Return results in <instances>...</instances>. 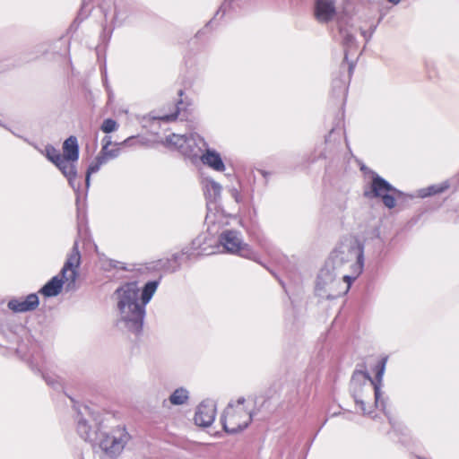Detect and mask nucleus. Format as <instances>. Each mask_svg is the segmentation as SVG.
<instances>
[{"label": "nucleus", "instance_id": "obj_1", "mask_svg": "<svg viewBox=\"0 0 459 459\" xmlns=\"http://www.w3.org/2000/svg\"><path fill=\"white\" fill-rule=\"evenodd\" d=\"M117 297L119 319L117 325L139 337L143 332L146 308L140 300V288L136 281L121 284L114 292Z\"/></svg>", "mask_w": 459, "mask_h": 459}, {"label": "nucleus", "instance_id": "obj_2", "mask_svg": "<svg viewBox=\"0 0 459 459\" xmlns=\"http://www.w3.org/2000/svg\"><path fill=\"white\" fill-rule=\"evenodd\" d=\"M364 261V244L358 238H354L339 243L330 253L325 264L339 274L348 265L351 271L361 274Z\"/></svg>", "mask_w": 459, "mask_h": 459}, {"label": "nucleus", "instance_id": "obj_3", "mask_svg": "<svg viewBox=\"0 0 459 459\" xmlns=\"http://www.w3.org/2000/svg\"><path fill=\"white\" fill-rule=\"evenodd\" d=\"M371 180L363 190V196L368 200L379 199L388 209L396 206V199L403 196V192L394 186L389 181L374 170H370Z\"/></svg>", "mask_w": 459, "mask_h": 459}, {"label": "nucleus", "instance_id": "obj_4", "mask_svg": "<svg viewBox=\"0 0 459 459\" xmlns=\"http://www.w3.org/2000/svg\"><path fill=\"white\" fill-rule=\"evenodd\" d=\"M131 438L125 425H118L109 432L101 431L92 447H99L107 459L117 458Z\"/></svg>", "mask_w": 459, "mask_h": 459}, {"label": "nucleus", "instance_id": "obj_5", "mask_svg": "<svg viewBox=\"0 0 459 459\" xmlns=\"http://www.w3.org/2000/svg\"><path fill=\"white\" fill-rule=\"evenodd\" d=\"M165 145L174 147L193 163L201 160L204 153V148L207 146L204 140L198 134L186 137L185 135L171 134L166 136Z\"/></svg>", "mask_w": 459, "mask_h": 459}, {"label": "nucleus", "instance_id": "obj_6", "mask_svg": "<svg viewBox=\"0 0 459 459\" xmlns=\"http://www.w3.org/2000/svg\"><path fill=\"white\" fill-rule=\"evenodd\" d=\"M76 421V431L80 437L94 445L102 428L101 413L84 406L83 411L78 412Z\"/></svg>", "mask_w": 459, "mask_h": 459}, {"label": "nucleus", "instance_id": "obj_7", "mask_svg": "<svg viewBox=\"0 0 459 459\" xmlns=\"http://www.w3.org/2000/svg\"><path fill=\"white\" fill-rule=\"evenodd\" d=\"M338 273L325 264L316 277V295L327 300H333L344 295L342 284L338 278Z\"/></svg>", "mask_w": 459, "mask_h": 459}, {"label": "nucleus", "instance_id": "obj_8", "mask_svg": "<svg viewBox=\"0 0 459 459\" xmlns=\"http://www.w3.org/2000/svg\"><path fill=\"white\" fill-rule=\"evenodd\" d=\"M387 360H388L387 356L382 357L379 359V361L377 362V364L375 367V372H376L375 378H372L370 377V379H367V382L369 381L370 385L373 386L374 395H375V406L381 409V411L387 417L388 421L391 424V426L393 427V429H395L396 422L394 420V418L391 416L390 411H387L388 398H383L382 397L383 393L381 391L383 377L385 372Z\"/></svg>", "mask_w": 459, "mask_h": 459}, {"label": "nucleus", "instance_id": "obj_9", "mask_svg": "<svg viewBox=\"0 0 459 459\" xmlns=\"http://www.w3.org/2000/svg\"><path fill=\"white\" fill-rule=\"evenodd\" d=\"M219 244L230 254H238L251 258L255 252L248 244L243 242L241 233L235 230H225L219 236Z\"/></svg>", "mask_w": 459, "mask_h": 459}, {"label": "nucleus", "instance_id": "obj_10", "mask_svg": "<svg viewBox=\"0 0 459 459\" xmlns=\"http://www.w3.org/2000/svg\"><path fill=\"white\" fill-rule=\"evenodd\" d=\"M80 264L81 253L79 251L78 241H75L61 271L58 274L54 276L59 278L64 285L67 282L66 290H71L74 288Z\"/></svg>", "mask_w": 459, "mask_h": 459}, {"label": "nucleus", "instance_id": "obj_11", "mask_svg": "<svg viewBox=\"0 0 459 459\" xmlns=\"http://www.w3.org/2000/svg\"><path fill=\"white\" fill-rule=\"evenodd\" d=\"M356 65V62L351 61L348 64L342 62L338 75L333 77L332 82V94L334 98L342 99L345 104L349 84Z\"/></svg>", "mask_w": 459, "mask_h": 459}, {"label": "nucleus", "instance_id": "obj_12", "mask_svg": "<svg viewBox=\"0 0 459 459\" xmlns=\"http://www.w3.org/2000/svg\"><path fill=\"white\" fill-rule=\"evenodd\" d=\"M367 379H370L368 371L354 370L350 382V394L358 405L363 415H370L372 411H368L364 401V390L367 387Z\"/></svg>", "mask_w": 459, "mask_h": 459}, {"label": "nucleus", "instance_id": "obj_13", "mask_svg": "<svg viewBox=\"0 0 459 459\" xmlns=\"http://www.w3.org/2000/svg\"><path fill=\"white\" fill-rule=\"evenodd\" d=\"M254 413L250 411L248 413V418L247 420L243 422L237 423L236 418L237 414L233 411V404L231 403H229L227 409L224 411L221 417V422L222 425L223 430L228 434H238L244 429H246L253 420Z\"/></svg>", "mask_w": 459, "mask_h": 459}, {"label": "nucleus", "instance_id": "obj_14", "mask_svg": "<svg viewBox=\"0 0 459 459\" xmlns=\"http://www.w3.org/2000/svg\"><path fill=\"white\" fill-rule=\"evenodd\" d=\"M216 417V404L212 400H204L196 408L194 420L202 428L211 426Z\"/></svg>", "mask_w": 459, "mask_h": 459}, {"label": "nucleus", "instance_id": "obj_15", "mask_svg": "<svg viewBox=\"0 0 459 459\" xmlns=\"http://www.w3.org/2000/svg\"><path fill=\"white\" fill-rule=\"evenodd\" d=\"M336 14L334 0H316L314 5V15L319 23L332 22Z\"/></svg>", "mask_w": 459, "mask_h": 459}, {"label": "nucleus", "instance_id": "obj_16", "mask_svg": "<svg viewBox=\"0 0 459 459\" xmlns=\"http://www.w3.org/2000/svg\"><path fill=\"white\" fill-rule=\"evenodd\" d=\"M39 306V298L37 293H30L24 299H11L7 307L14 313H26L35 310Z\"/></svg>", "mask_w": 459, "mask_h": 459}, {"label": "nucleus", "instance_id": "obj_17", "mask_svg": "<svg viewBox=\"0 0 459 459\" xmlns=\"http://www.w3.org/2000/svg\"><path fill=\"white\" fill-rule=\"evenodd\" d=\"M203 183L207 206L209 207L211 204H217L221 195L222 187L221 184L212 178H204Z\"/></svg>", "mask_w": 459, "mask_h": 459}, {"label": "nucleus", "instance_id": "obj_18", "mask_svg": "<svg viewBox=\"0 0 459 459\" xmlns=\"http://www.w3.org/2000/svg\"><path fill=\"white\" fill-rule=\"evenodd\" d=\"M63 159L77 162L80 157V146L75 135H70L63 143Z\"/></svg>", "mask_w": 459, "mask_h": 459}, {"label": "nucleus", "instance_id": "obj_19", "mask_svg": "<svg viewBox=\"0 0 459 459\" xmlns=\"http://www.w3.org/2000/svg\"><path fill=\"white\" fill-rule=\"evenodd\" d=\"M201 161L219 172H223L226 169L221 155L213 149L207 148L202 156Z\"/></svg>", "mask_w": 459, "mask_h": 459}, {"label": "nucleus", "instance_id": "obj_20", "mask_svg": "<svg viewBox=\"0 0 459 459\" xmlns=\"http://www.w3.org/2000/svg\"><path fill=\"white\" fill-rule=\"evenodd\" d=\"M64 288L63 281L57 277H52L39 290V293L45 298H54L58 296Z\"/></svg>", "mask_w": 459, "mask_h": 459}, {"label": "nucleus", "instance_id": "obj_21", "mask_svg": "<svg viewBox=\"0 0 459 459\" xmlns=\"http://www.w3.org/2000/svg\"><path fill=\"white\" fill-rule=\"evenodd\" d=\"M451 186V182L446 179L439 184L430 185L427 187H423L418 190V195L420 198H426L429 196L442 194Z\"/></svg>", "mask_w": 459, "mask_h": 459}, {"label": "nucleus", "instance_id": "obj_22", "mask_svg": "<svg viewBox=\"0 0 459 459\" xmlns=\"http://www.w3.org/2000/svg\"><path fill=\"white\" fill-rule=\"evenodd\" d=\"M204 239V238L202 236H198L193 239L190 247H185L182 248V255H186L187 259L204 255L205 251V248H202Z\"/></svg>", "mask_w": 459, "mask_h": 459}, {"label": "nucleus", "instance_id": "obj_23", "mask_svg": "<svg viewBox=\"0 0 459 459\" xmlns=\"http://www.w3.org/2000/svg\"><path fill=\"white\" fill-rule=\"evenodd\" d=\"M160 282V278L158 280H152L147 281L141 290L140 300L143 302V306L146 307L147 304L152 300L154 296L159 284Z\"/></svg>", "mask_w": 459, "mask_h": 459}, {"label": "nucleus", "instance_id": "obj_24", "mask_svg": "<svg viewBox=\"0 0 459 459\" xmlns=\"http://www.w3.org/2000/svg\"><path fill=\"white\" fill-rule=\"evenodd\" d=\"M341 33L343 35L342 36V44H343V48H344V59L342 62L344 63H349V60H348V56H349V52L356 47V38L353 34H351V32L345 30H341Z\"/></svg>", "mask_w": 459, "mask_h": 459}, {"label": "nucleus", "instance_id": "obj_25", "mask_svg": "<svg viewBox=\"0 0 459 459\" xmlns=\"http://www.w3.org/2000/svg\"><path fill=\"white\" fill-rule=\"evenodd\" d=\"M76 162H72V160H66L65 159H60L58 162L55 164V166L61 171L64 177L66 178L69 176L74 175V173L77 172V168L75 165Z\"/></svg>", "mask_w": 459, "mask_h": 459}, {"label": "nucleus", "instance_id": "obj_26", "mask_svg": "<svg viewBox=\"0 0 459 459\" xmlns=\"http://www.w3.org/2000/svg\"><path fill=\"white\" fill-rule=\"evenodd\" d=\"M188 399V391L184 387L177 388L169 396V401L174 405H182Z\"/></svg>", "mask_w": 459, "mask_h": 459}, {"label": "nucleus", "instance_id": "obj_27", "mask_svg": "<svg viewBox=\"0 0 459 459\" xmlns=\"http://www.w3.org/2000/svg\"><path fill=\"white\" fill-rule=\"evenodd\" d=\"M76 178H77V172L74 173V175H72V176L67 177L66 179L68 181L69 186L73 188V190L76 194L77 212H78V216H80L79 204H80V199H81V182L77 181Z\"/></svg>", "mask_w": 459, "mask_h": 459}, {"label": "nucleus", "instance_id": "obj_28", "mask_svg": "<svg viewBox=\"0 0 459 459\" xmlns=\"http://www.w3.org/2000/svg\"><path fill=\"white\" fill-rule=\"evenodd\" d=\"M155 267L158 269H161L167 273H175L179 270V265L173 264L172 260L170 258L158 260Z\"/></svg>", "mask_w": 459, "mask_h": 459}, {"label": "nucleus", "instance_id": "obj_29", "mask_svg": "<svg viewBox=\"0 0 459 459\" xmlns=\"http://www.w3.org/2000/svg\"><path fill=\"white\" fill-rule=\"evenodd\" d=\"M45 153L47 159L54 165L62 159V154L52 144H48L45 147Z\"/></svg>", "mask_w": 459, "mask_h": 459}, {"label": "nucleus", "instance_id": "obj_30", "mask_svg": "<svg viewBox=\"0 0 459 459\" xmlns=\"http://www.w3.org/2000/svg\"><path fill=\"white\" fill-rule=\"evenodd\" d=\"M105 163L106 161L104 160V157L100 156L99 153L95 160L88 166L86 172L88 174L97 173L100 167Z\"/></svg>", "mask_w": 459, "mask_h": 459}, {"label": "nucleus", "instance_id": "obj_31", "mask_svg": "<svg viewBox=\"0 0 459 459\" xmlns=\"http://www.w3.org/2000/svg\"><path fill=\"white\" fill-rule=\"evenodd\" d=\"M117 148L109 149L107 148V151H100V156L104 157V160L107 162L109 160H113L117 158L121 152V146L116 145Z\"/></svg>", "mask_w": 459, "mask_h": 459}, {"label": "nucleus", "instance_id": "obj_32", "mask_svg": "<svg viewBox=\"0 0 459 459\" xmlns=\"http://www.w3.org/2000/svg\"><path fill=\"white\" fill-rule=\"evenodd\" d=\"M118 127L117 122L113 118H106L102 122L100 126V129L102 132L106 134H110L114 131H116Z\"/></svg>", "mask_w": 459, "mask_h": 459}, {"label": "nucleus", "instance_id": "obj_33", "mask_svg": "<svg viewBox=\"0 0 459 459\" xmlns=\"http://www.w3.org/2000/svg\"><path fill=\"white\" fill-rule=\"evenodd\" d=\"M237 0H224L219 10L216 12L215 16L219 13H221V16H224L226 13L235 11L236 4L235 2Z\"/></svg>", "mask_w": 459, "mask_h": 459}, {"label": "nucleus", "instance_id": "obj_34", "mask_svg": "<svg viewBox=\"0 0 459 459\" xmlns=\"http://www.w3.org/2000/svg\"><path fill=\"white\" fill-rule=\"evenodd\" d=\"M89 16V12L84 11V8L82 7L79 11L77 16L74 20L73 23L70 26V30H76L80 24Z\"/></svg>", "mask_w": 459, "mask_h": 459}, {"label": "nucleus", "instance_id": "obj_35", "mask_svg": "<svg viewBox=\"0 0 459 459\" xmlns=\"http://www.w3.org/2000/svg\"><path fill=\"white\" fill-rule=\"evenodd\" d=\"M351 272H352L351 275H349V274L342 275L343 281L347 283L345 290L342 289V291L344 292V294H346L348 292L351 283L360 275V274H357L355 271H351Z\"/></svg>", "mask_w": 459, "mask_h": 459}, {"label": "nucleus", "instance_id": "obj_36", "mask_svg": "<svg viewBox=\"0 0 459 459\" xmlns=\"http://www.w3.org/2000/svg\"><path fill=\"white\" fill-rule=\"evenodd\" d=\"M182 106H183V100L180 99L179 100H178V102L176 104L177 110L172 114L163 116L161 117V119L166 120V121L176 120L178 118V115L179 111L183 108Z\"/></svg>", "mask_w": 459, "mask_h": 459}, {"label": "nucleus", "instance_id": "obj_37", "mask_svg": "<svg viewBox=\"0 0 459 459\" xmlns=\"http://www.w3.org/2000/svg\"><path fill=\"white\" fill-rule=\"evenodd\" d=\"M138 142L137 136H129L126 140L120 143H115V145L118 146H133Z\"/></svg>", "mask_w": 459, "mask_h": 459}, {"label": "nucleus", "instance_id": "obj_38", "mask_svg": "<svg viewBox=\"0 0 459 459\" xmlns=\"http://www.w3.org/2000/svg\"><path fill=\"white\" fill-rule=\"evenodd\" d=\"M42 377L44 378V380L46 381V383L56 388L57 385H58V382L56 381V379L54 377H51L49 375H46L44 373H42Z\"/></svg>", "mask_w": 459, "mask_h": 459}, {"label": "nucleus", "instance_id": "obj_39", "mask_svg": "<svg viewBox=\"0 0 459 459\" xmlns=\"http://www.w3.org/2000/svg\"><path fill=\"white\" fill-rule=\"evenodd\" d=\"M375 30H376V26L371 27L368 30H362V29L360 30L361 35L364 37L366 42H368L371 39Z\"/></svg>", "mask_w": 459, "mask_h": 459}, {"label": "nucleus", "instance_id": "obj_40", "mask_svg": "<svg viewBox=\"0 0 459 459\" xmlns=\"http://www.w3.org/2000/svg\"><path fill=\"white\" fill-rule=\"evenodd\" d=\"M101 143H102L101 151H107V148H108L112 144L111 136L105 135L102 138Z\"/></svg>", "mask_w": 459, "mask_h": 459}, {"label": "nucleus", "instance_id": "obj_41", "mask_svg": "<svg viewBox=\"0 0 459 459\" xmlns=\"http://www.w3.org/2000/svg\"><path fill=\"white\" fill-rule=\"evenodd\" d=\"M230 195L231 196L234 198V200L236 201V203H240L241 202V195L239 193V191L236 188V187H232L230 190Z\"/></svg>", "mask_w": 459, "mask_h": 459}, {"label": "nucleus", "instance_id": "obj_42", "mask_svg": "<svg viewBox=\"0 0 459 459\" xmlns=\"http://www.w3.org/2000/svg\"><path fill=\"white\" fill-rule=\"evenodd\" d=\"M184 255H182V251L180 253H175L172 255L171 256V260H172V263L173 264H178L179 265V267L181 266V264L179 262L180 258L183 256Z\"/></svg>", "mask_w": 459, "mask_h": 459}, {"label": "nucleus", "instance_id": "obj_43", "mask_svg": "<svg viewBox=\"0 0 459 459\" xmlns=\"http://www.w3.org/2000/svg\"><path fill=\"white\" fill-rule=\"evenodd\" d=\"M121 264L120 262H118V261H114V260H112V261L110 262V265H111L112 267H114V268H116V269L126 270V267L125 265H121V266H119V264Z\"/></svg>", "mask_w": 459, "mask_h": 459}, {"label": "nucleus", "instance_id": "obj_44", "mask_svg": "<svg viewBox=\"0 0 459 459\" xmlns=\"http://www.w3.org/2000/svg\"><path fill=\"white\" fill-rule=\"evenodd\" d=\"M450 182H451V185L452 184H455V187L456 188H459V172L455 175L451 179H449Z\"/></svg>", "mask_w": 459, "mask_h": 459}, {"label": "nucleus", "instance_id": "obj_45", "mask_svg": "<svg viewBox=\"0 0 459 459\" xmlns=\"http://www.w3.org/2000/svg\"><path fill=\"white\" fill-rule=\"evenodd\" d=\"M91 174H88L86 172V175H85V185H86V188L87 189L90 187V185H91Z\"/></svg>", "mask_w": 459, "mask_h": 459}, {"label": "nucleus", "instance_id": "obj_46", "mask_svg": "<svg viewBox=\"0 0 459 459\" xmlns=\"http://www.w3.org/2000/svg\"><path fill=\"white\" fill-rule=\"evenodd\" d=\"M259 172L261 173V175L264 178V179L267 181L268 180V178L270 177L271 173L269 171H266V170H264V169H261L259 170Z\"/></svg>", "mask_w": 459, "mask_h": 459}, {"label": "nucleus", "instance_id": "obj_47", "mask_svg": "<svg viewBox=\"0 0 459 459\" xmlns=\"http://www.w3.org/2000/svg\"><path fill=\"white\" fill-rule=\"evenodd\" d=\"M112 32H113V29L109 30L108 32H107V29L106 28L103 29V34L105 36L107 34L108 39H110Z\"/></svg>", "mask_w": 459, "mask_h": 459}, {"label": "nucleus", "instance_id": "obj_48", "mask_svg": "<svg viewBox=\"0 0 459 459\" xmlns=\"http://www.w3.org/2000/svg\"><path fill=\"white\" fill-rule=\"evenodd\" d=\"M29 365H30V368H31L33 371L40 372V369H39V368H38L37 367H35V365L33 364V362H32V361H30V362H29Z\"/></svg>", "mask_w": 459, "mask_h": 459}, {"label": "nucleus", "instance_id": "obj_49", "mask_svg": "<svg viewBox=\"0 0 459 459\" xmlns=\"http://www.w3.org/2000/svg\"><path fill=\"white\" fill-rule=\"evenodd\" d=\"M246 402V399L245 397H239L238 400H237V403L239 404V405H242L244 404Z\"/></svg>", "mask_w": 459, "mask_h": 459}, {"label": "nucleus", "instance_id": "obj_50", "mask_svg": "<svg viewBox=\"0 0 459 459\" xmlns=\"http://www.w3.org/2000/svg\"><path fill=\"white\" fill-rule=\"evenodd\" d=\"M117 10H116V11H115V14H114V18H113L112 22H113L114 24H116V23H117Z\"/></svg>", "mask_w": 459, "mask_h": 459}, {"label": "nucleus", "instance_id": "obj_51", "mask_svg": "<svg viewBox=\"0 0 459 459\" xmlns=\"http://www.w3.org/2000/svg\"><path fill=\"white\" fill-rule=\"evenodd\" d=\"M401 0H388L389 3L393 4H398L400 3Z\"/></svg>", "mask_w": 459, "mask_h": 459}, {"label": "nucleus", "instance_id": "obj_52", "mask_svg": "<svg viewBox=\"0 0 459 459\" xmlns=\"http://www.w3.org/2000/svg\"><path fill=\"white\" fill-rule=\"evenodd\" d=\"M360 169H361L362 171H368V172L370 173V169H368L365 165H363V166L360 168Z\"/></svg>", "mask_w": 459, "mask_h": 459}, {"label": "nucleus", "instance_id": "obj_53", "mask_svg": "<svg viewBox=\"0 0 459 459\" xmlns=\"http://www.w3.org/2000/svg\"><path fill=\"white\" fill-rule=\"evenodd\" d=\"M178 96H182L184 94V91L182 89H180L178 92Z\"/></svg>", "mask_w": 459, "mask_h": 459}, {"label": "nucleus", "instance_id": "obj_54", "mask_svg": "<svg viewBox=\"0 0 459 459\" xmlns=\"http://www.w3.org/2000/svg\"><path fill=\"white\" fill-rule=\"evenodd\" d=\"M203 33V30H199L196 34H195V37L198 38L200 37V35Z\"/></svg>", "mask_w": 459, "mask_h": 459}, {"label": "nucleus", "instance_id": "obj_55", "mask_svg": "<svg viewBox=\"0 0 459 459\" xmlns=\"http://www.w3.org/2000/svg\"><path fill=\"white\" fill-rule=\"evenodd\" d=\"M212 22V20H210V21L206 23L205 27L207 28L208 26H210V24H211Z\"/></svg>", "mask_w": 459, "mask_h": 459}, {"label": "nucleus", "instance_id": "obj_56", "mask_svg": "<svg viewBox=\"0 0 459 459\" xmlns=\"http://www.w3.org/2000/svg\"><path fill=\"white\" fill-rule=\"evenodd\" d=\"M418 459H427V458L422 457V456H418Z\"/></svg>", "mask_w": 459, "mask_h": 459}]
</instances>
